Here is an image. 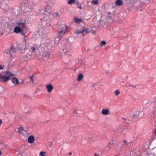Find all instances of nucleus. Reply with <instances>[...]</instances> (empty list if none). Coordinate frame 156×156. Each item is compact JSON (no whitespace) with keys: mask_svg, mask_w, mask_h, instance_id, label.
<instances>
[{"mask_svg":"<svg viewBox=\"0 0 156 156\" xmlns=\"http://www.w3.org/2000/svg\"><path fill=\"white\" fill-rule=\"evenodd\" d=\"M61 30L59 31L57 34V37L55 39V43L57 44L61 40L64 35L67 32L68 27L66 26L62 25L61 26Z\"/></svg>","mask_w":156,"mask_h":156,"instance_id":"nucleus-1","label":"nucleus"},{"mask_svg":"<svg viewBox=\"0 0 156 156\" xmlns=\"http://www.w3.org/2000/svg\"><path fill=\"white\" fill-rule=\"evenodd\" d=\"M16 51L15 48L11 47L10 49H6L5 51V52L6 54V56L7 57H11L14 55V53Z\"/></svg>","mask_w":156,"mask_h":156,"instance_id":"nucleus-2","label":"nucleus"},{"mask_svg":"<svg viewBox=\"0 0 156 156\" xmlns=\"http://www.w3.org/2000/svg\"><path fill=\"white\" fill-rule=\"evenodd\" d=\"M18 47L21 49V52L23 53H24L25 52V50H27L28 48L26 42L21 44H19L18 45Z\"/></svg>","mask_w":156,"mask_h":156,"instance_id":"nucleus-3","label":"nucleus"},{"mask_svg":"<svg viewBox=\"0 0 156 156\" xmlns=\"http://www.w3.org/2000/svg\"><path fill=\"white\" fill-rule=\"evenodd\" d=\"M50 54L49 52H44L42 53V58L44 60H46L50 58Z\"/></svg>","mask_w":156,"mask_h":156,"instance_id":"nucleus-4","label":"nucleus"},{"mask_svg":"<svg viewBox=\"0 0 156 156\" xmlns=\"http://www.w3.org/2000/svg\"><path fill=\"white\" fill-rule=\"evenodd\" d=\"M18 129L19 133L23 136H25L27 135V131L26 130H24L22 126H20V128H18Z\"/></svg>","mask_w":156,"mask_h":156,"instance_id":"nucleus-5","label":"nucleus"},{"mask_svg":"<svg viewBox=\"0 0 156 156\" xmlns=\"http://www.w3.org/2000/svg\"><path fill=\"white\" fill-rule=\"evenodd\" d=\"M17 24L18 25V26L21 30H23L26 27V25L24 23L18 22Z\"/></svg>","mask_w":156,"mask_h":156,"instance_id":"nucleus-6","label":"nucleus"},{"mask_svg":"<svg viewBox=\"0 0 156 156\" xmlns=\"http://www.w3.org/2000/svg\"><path fill=\"white\" fill-rule=\"evenodd\" d=\"M34 137L32 135H30L28 137L27 141L28 143L32 144L34 143Z\"/></svg>","mask_w":156,"mask_h":156,"instance_id":"nucleus-7","label":"nucleus"},{"mask_svg":"<svg viewBox=\"0 0 156 156\" xmlns=\"http://www.w3.org/2000/svg\"><path fill=\"white\" fill-rule=\"evenodd\" d=\"M9 80V77H7L6 76L2 75V80L1 81L4 82H7Z\"/></svg>","mask_w":156,"mask_h":156,"instance_id":"nucleus-8","label":"nucleus"},{"mask_svg":"<svg viewBox=\"0 0 156 156\" xmlns=\"http://www.w3.org/2000/svg\"><path fill=\"white\" fill-rule=\"evenodd\" d=\"M46 88L47 89V91L49 93L51 92L54 89V87L51 84L47 85L46 86Z\"/></svg>","mask_w":156,"mask_h":156,"instance_id":"nucleus-9","label":"nucleus"},{"mask_svg":"<svg viewBox=\"0 0 156 156\" xmlns=\"http://www.w3.org/2000/svg\"><path fill=\"white\" fill-rule=\"evenodd\" d=\"M37 49V47L36 45H34V46H32L29 49L30 51L32 53H34L36 52Z\"/></svg>","mask_w":156,"mask_h":156,"instance_id":"nucleus-10","label":"nucleus"},{"mask_svg":"<svg viewBox=\"0 0 156 156\" xmlns=\"http://www.w3.org/2000/svg\"><path fill=\"white\" fill-rule=\"evenodd\" d=\"M12 81L15 85H17L19 83L18 79L16 77L13 78Z\"/></svg>","mask_w":156,"mask_h":156,"instance_id":"nucleus-11","label":"nucleus"},{"mask_svg":"<svg viewBox=\"0 0 156 156\" xmlns=\"http://www.w3.org/2000/svg\"><path fill=\"white\" fill-rule=\"evenodd\" d=\"M74 20L75 22L77 23H79L83 22V20L81 18H78L77 17L74 18Z\"/></svg>","mask_w":156,"mask_h":156,"instance_id":"nucleus-12","label":"nucleus"},{"mask_svg":"<svg viewBox=\"0 0 156 156\" xmlns=\"http://www.w3.org/2000/svg\"><path fill=\"white\" fill-rule=\"evenodd\" d=\"M21 30L18 26L15 27L14 28V32L16 33H20L21 32Z\"/></svg>","mask_w":156,"mask_h":156,"instance_id":"nucleus-13","label":"nucleus"},{"mask_svg":"<svg viewBox=\"0 0 156 156\" xmlns=\"http://www.w3.org/2000/svg\"><path fill=\"white\" fill-rule=\"evenodd\" d=\"M123 3L122 0H116L115 1V4L116 6H120Z\"/></svg>","mask_w":156,"mask_h":156,"instance_id":"nucleus-14","label":"nucleus"},{"mask_svg":"<svg viewBox=\"0 0 156 156\" xmlns=\"http://www.w3.org/2000/svg\"><path fill=\"white\" fill-rule=\"evenodd\" d=\"M109 113V110L108 109H103L102 110V113L103 114L107 115Z\"/></svg>","mask_w":156,"mask_h":156,"instance_id":"nucleus-15","label":"nucleus"},{"mask_svg":"<svg viewBox=\"0 0 156 156\" xmlns=\"http://www.w3.org/2000/svg\"><path fill=\"white\" fill-rule=\"evenodd\" d=\"M82 30V33H85V34L89 33L90 31L89 30V29L87 27H84L83 28Z\"/></svg>","mask_w":156,"mask_h":156,"instance_id":"nucleus-16","label":"nucleus"},{"mask_svg":"<svg viewBox=\"0 0 156 156\" xmlns=\"http://www.w3.org/2000/svg\"><path fill=\"white\" fill-rule=\"evenodd\" d=\"M5 74L8 76L7 77H9V78L10 76H14V74L12 73L11 72L9 71H6L5 72Z\"/></svg>","mask_w":156,"mask_h":156,"instance_id":"nucleus-17","label":"nucleus"},{"mask_svg":"<svg viewBox=\"0 0 156 156\" xmlns=\"http://www.w3.org/2000/svg\"><path fill=\"white\" fill-rule=\"evenodd\" d=\"M7 147V145L6 144L1 143L0 144V148L1 149H4Z\"/></svg>","mask_w":156,"mask_h":156,"instance_id":"nucleus-18","label":"nucleus"},{"mask_svg":"<svg viewBox=\"0 0 156 156\" xmlns=\"http://www.w3.org/2000/svg\"><path fill=\"white\" fill-rule=\"evenodd\" d=\"M83 77V75L82 74H80L78 76L77 80L80 81L81 80Z\"/></svg>","mask_w":156,"mask_h":156,"instance_id":"nucleus-19","label":"nucleus"},{"mask_svg":"<svg viewBox=\"0 0 156 156\" xmlns=\"http://www.w3.org/2000/svg\"><path fill=\"white\" fill-rule=\"evenodd\" d=\"M91 3L94 5H98V0H93L91 1Z\"/></svg>","mask_w":156,"mask_h":156,"instance_id":"nucleus-20","label":"nucleus"},{"mask_svg":"<svg viewBox=\"0 0 156 156\" xmlns=\"http://www.w3.org/2000/svg\"><path fill=\"white\" fill-rule=\"evenodd\" d=\"M75 2V0H69L68 1L67 3L68 4L70 5H71Z\"/></svg>","mask_w":156,"mask_h":156,"instance_id":"nucleus-21","label":"nucleus"},{"mask_svg":"<svg viewBox=\"0 0 156 156\" xmlns=\"http://www.w3.org/2000/svg\"><path fill=\"white\" fill-rule=\"evenodd\" d=\"M120 92L119 90H116L115 91V95L116 96H118L120 94Z\"/></svg>","mask_w":156,"mask_h":156,"instance_id":"nucleus-22","label":"nucleus"},{"mask_svg":"<svg viewBox=\"0 0 156 156\" xmlns=\"http://www.w3.org/2000/svg\"><path fill=\"white\" fill-rule=\"evenodd\" d=\"M45 152L41 151L39 153V156H46L45 154Z\"/></svg>","mask_w":156,"mask_h":156,"instance_id":"nucleus-23","label":"nucleus"},{"mask_svg":"<svg viewBox=\"0 0 156 156\" xmlns=\"http://www.w3.org/2000/svg\"><path fill=\"white\" fill-rule=\"evenodd\" d=\"M53 15L55 17H58L59 16V14L58 12H56L54 13Z\"/></svg>","mask_w":156,"mask_h":156,"instance_id":"nucleus-24","label":"nucleus"},{"mask_svg":"<svg viewBox=\"0 0 156 156\" xmlns=\"http://www.w3.org/2000/svg\"><path fill=\"white\" fill-rule=\"evenodd\" d=\"M106 44V42L105 41H101V42L100 43V45L101 46L102 45H105Z\"/></svg>","mask_w":156,"mask_h":156,"instance_id":"nucleus-25","label":"nucleus"},{"mask_svg":"<svg viewBox=\"0 0 156 156\" xmlns=\"http://www.w3.org/2000/svg\"><path fill=\"white\" fill-rule=\"evenodd\" d=\"M76 34H79L80 33H82V30H79L78 29H77L75 31Z\"/></svg>","mask_w":156,"mask_h":156,"instance_id":"nucleus-26","label":"nucleus"},{"mask_svg":"<svg viewBox=\"0 0 156 156\" xmlns=\"http://www.w3.org/2000/svg\"><path fill=\"white\" fill-rule=\"evenodd\" d=\"M136 86H133L131 84H128V85L127 86V87H130V89H132V88H134V87H136Z\"/></svg>","mask_w":156,"mask_h":156,"instance_id":"nucleus-27","label":"nucleus"},{"mask_svg":"<svg viewBox=\"0 0 156 156\" xmlns=\"http://www.w3.org/2000/svg\"><path fill=\"white\" fill-rule=\"evenodd\" d=\"M33 76H30L29 77V78L30 79V81L32 83H34V82H33Z\"/></svg>","mask_w":156,"mask_h":156,"instance_id":"nucleus-28","label":"nucleus"},{"mask_svg":"<svg viewBox=\"0 0 156 156\" xmlns=\"http://www.w3.org/2000/svg\"><path fill=\"white\" fill-rule=\"evenodd\" d=\"M21 34L23 35H24L25 34L23 32V30H21V32H20Z\"/></svg>","mask_w":156,"mask_h":156,"instance_id":"nucleus-29","label":"nucleus"},{"mask_svg":"<svg viewBox=\"0 0 156 156\" xmlns=\"http://www.w3.org/2000/svg\"><path fill=\"white\" fill-rule=\"evenodd\" d=\"M131 116L133 119H134L135 118V117L136 116V115L135 114L133 113L132 115Z\"/></svg>","mask_w":156,"mask_h":156,"instance_id":"nucleus-30","label":"nucleus"},{"mask_svg":"<svg viewBox=\"0 0 156 156\" xmlns=\"http://www.w3.org/2000/svg\"><path fill=\"white\" fill-rule=\"evenodd\" d=\"M76 4V5H78L79 4V2L78 1H76L75 0V3Z\"/></svg>","mask_w":156,"mask_h":156,"instance_id":"nucleus-31","label":"nucleus"},{"mask_svg":"<svg viewBox=\"0 0 156 156\" xmlns=\"http://www.w3.org/2000/svg\"><path fill=\"white\" fill-rule=\"evenodd\" d=\"M97 84H94L92 86V87H94V88L95 87H97Z\"/></svg>","mask_w":156,"mask_h":156,"instance_id":"nucleus-32","label":"nucleus"},{"mask_svg":"<svg viewBox=\"0 0 156 156\" xmlns=\"http://www.w3.org/2000/svg\"><path fill=\"white\" fill-rule=\"evenodd\" d=\"M4 68V66L0 65V70L3 69Z\"/></svg>","mask_w":156,"mask_h":156,"instance_id":"nucleus-33","label":"nucleus"},{"mask_svg":"<svg viewBox=\"0 0 156 156\" xmlns=\"http://www.w3.org/2000/svg\"><path fill=\"white\" fill-rule=\"evenodd\" d=\"M108 147H109V148H110L112 147V144H110V143H109V144H108Z\"/></svg>","mask_w":156,"mask_h":156,"instance_id":"nucleus-34","label":"nucleus"},{"mask_svg":"<svg viewBox=\"0 0 156 156\" xmlns=\"http://www.w3.org/2000/svg\"><path fill=\"white\" fill-rule=\"evenodd\" d=\"M94 156H100L99 155L96 153L94 154Z\"/></svg>","mask_w":156,"mask_h":156,"instance_id":"nucleus-35","label":"nucleus"},{"mask_svg":"<svg viewBox=\"0 0 156 156\" xmlns=\"http://www.w3.org/2000/svg\"><path fill=\"white\" fill-rule=\"evenodd\" d=\"M2 119H0V126L1 125V124H2Z\"/></svg>","mask_w":156,"mask_h":156,"instance_id":"nucleus-36","label":"nucleus"},{"mask_svg":"<svg viewBox=\"0 0 156 156\" xmlns=\"http://www.w3.org/2000/svg\"><path fill=\"white\" fill-rule=\"evenodd\" d=\"M154 108L155 110H156V104H155Z\"/></svg>","mask_w":156,"mask_h":156,"instance_id":"nucleus-37","label":"nucleus"},{"mask_svg":"<svg viewBox=\"0 0 156 156\" xmlns=\"http://www.w3.org/2000/svg\"><path fill=\"white\" fill-rule=\"evenodd\" d=\"M2 80V76L1 74V73H0V81H1Z\"/></svg>","mask_w":156,"mask_h":156,"instance_id":"nucleus-38","label":"nucleus"},{"mask_svg":"<svg viewBox=\"0 0 156 156\" xmlns=\"http://www.w3.org/2000/svg\"><path fill=\"white\" fill-rule=\"evenodd\" d=\"M78 8L80 9H82V7L81 6H79Z\"/></svg>","mask_w":156,"mask_h":156,"instance_id":"nucleus-39","label":"nucleus"},{"mask_svg":"<svg viewBox=\"0 0 156 156\" xmlns=\"http://www.w3.org/2000/svg\"><path fill=\"white\" fill-rule=\"evenodd\" d=\"M123 143H125V144H126L127 143V141H124L123 142Z\"/></svg>","mask_w":156,"mask_h":156,"instance_id":"nucleus-40","label":"nucleus"},{"mask_svg":"<svg viewBox=\"0 0 156 156\" xmlns=\"http://www.w3.org/2000/svg\"><path fill=\"white\" fill-rule=\"evenodd\" d=\"M72 154V153H71V152H70V153H69V154L70 155H71Z\"/></svg>","mask_w":156,"mask_h":156,"instance_id":"nucleus-41","label":"nucleus"},{"mask_svg":"<svg viewBox=\"0 0 156 156\" xmlns=\"http://www.w3.org/2000/svg\"><path fill=\"white\" fill-rule=\"evenodd\" d=\"M1 154H2V153H1V151L0 150V155H1Z\"/></svg>","mask_w":156,"mask_h":156,"instance_id":"nucleus-42","label":"nucleus"},{"mask_svg":"<svg viewBox=\"0 0 156 156\" xmlns=\"http://www.w3.org/2000/svg\"><path fill=\"white\" fill-rule=\"evenodd\" d=\"M5 5L6 7H7V5L6 4H5Z\"/></svg>","mask_w":156,"mask_h":156,"instance_id":"nucleus-43","label":"nucleus"},{"mask_svg":"<svg viewBox=\"0 0 156 156\" xmlns=\"http://www.w3.org/2000/svg\"><path fill=\"white\" fill-rule=\"evenodd\" d=\"M110 13H110V12H108V14H110Z\"/></svg>","mask_w":156,"mask_h":156,"instance_id":"nucleus-44","label":"nucleus"},{"mask_svg":"<svg viewBox=\"0 0 156 156\" xmlns=\"http://www.w3.org/2000/svg\"><path fill=\"white\" fill-rule=\"evenodd\" d=\"M75 112L76 113H77V112H76V110L75 111Z\"/></svg>","mask_w":156,"mask_h":156,"instance_id":"nucleus-45","label":"nucleus"},{"mask_svg":"<svg viewBox=\"0 0 156 156\" xmlns=\"http://www.w3.org/2000/svg\"><path fill=\"white\" fill-rule=\"evenodd\" d=\"M139 10L140 11H142V9H139Z\"/></svg>","mask_w":156,"mask_h":156,"instance_id":"nucleus-46","label":"nucleus"},{"mask_svg":"<svg viewBox=\"0 0 156 156\" xmlns=\"http://www.w3.org/2000/svg\"><path fill=\"white\" fill-rule=\"evenodd\" d=\"M49 27L51 26V24H49Z\"/></svg>","mask_w":156,"mask_h":156,"instance_id":"nucleus-47","label":"nucleus"},{"mask_svg":"<svg viewBox=\"0 0 156 156\" xmlns=\"http://www.w3.org/2000/svg\"><path fill=\"white\" fill-rule=\"evenodd\" d=\"M154 133H155V135H156V131L154 132Z\"/></svg>","mask_w":156,"mask_h":156,"instance_id":"nucleus-48","label":"nucleus"},{"mask_svg":"<svg viewBox=\"0 0 156 156\" xmlns=\"http://www.w3.org/2000/svg\"><path fill=\"white\" fill-rule=\"evenodd\" d=\"M122 133L123 134V135L125 134V133H124V132H123Z\"/></svg>","mask_w":156,"mask_h":156,"instance_id":"nucleus-49","label":"nucleus"},{"mask_svg":"<svg viewBox=\"0 0 156 156\" xmlns=\"http://www.w3.org/2000/svg\"><path fill=\"white\" fill-rule=\"evenodd\" d=\"M131 0H126V1H131Z\"/></svg>","mask_w":156,"mask_h":156,"instance_id":"nucleus-50","label":"nucleus"},{"mask_svg":"<svg viewBox=\"0 0 156 156\" xmlns=\"http://www.w3.org/2000/svg\"><path fill=\"white\" fill-rule=\"evenodd\" d=\"M95 33V31H93V33Z\"/></svg>","mask_w":156,"mask_h":156,"instance_id":"nucleus-51","label":"nucleus"},{"mask_svg":"<svg viewBox=\"0 0 156 156\" xmlns=\"http://www.w3.org/2000/svg\"><path fill=\"white\" fill-rule=\"evenodd\" d=\"M75 140H72V141H74Z\"/></svg>","mask_w":156,"mask_h":156,"instance_id":"nucleus-52","label":"nucleus"},{"mask_svg":"<svg viewBox=\"0 0 156 156\" xmlns=\"http://www.w3.org/2000/svg\"><path fill=\"white\" fill-rule=\"evenodd\" d=\"M44 12H46V10H45V9L44 10Z\"/></svg>","mask_w":156,"mask_h":156,"instance_id":"nucleus-53","label":"nucleus"},{"mask_svg":"<svg viewBox=\"0 0 156 156\" xmlns=\"http://www.w3.org/2000/svg\"><path fill=\"white\" fill-rule=\"evenodd\" d=\"M83 36H84V34H83Z\"/></svg>","mask_w":156,"mask_h":156,"instance_id":"nucleus-54","label":"nucleus"}]
</instances>
